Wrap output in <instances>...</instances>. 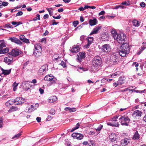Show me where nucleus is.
<instances>
[{"label":"nucleus","instance_id":"21","mask_svg":"<svg viewBox=\"0 0 146 146\" xmlns=\"http://www.w3.org/2000/svg\"><path fill=\"white\" fill-rule=\"evenodd\" d=\"M41 51H39L37 50H35L34 52L33 53L34 56L36 57H39L41 55Z\"/></svg>","mask_w":146,"mask_h":146},{"label":"nucleus","instance_id":"60","mask_svg":"<svg viewBox=\"0 0 146 146\" xmlns=\"http://www.w3.org/2000/svg\"><path fill=\"white\" fill-rule=\"evenodd\" d=\"M29 62H27L25 63L24 64V66L23 67V69L24 68H26V66L28 64Z\"/></svg>","mask_w":146,"mask_h":146},{"label":"nucleus","instance_id":"1","mask_svg":"<svg viewBox=\"0 0 146 146\" xmlns=\"http://www.w3.org/2000/svg\"><path fill=\"white\" fill-rule=\"evenodd\" d=\"M111 33L113 37L119 44H123L126 39V35L124 33L117 34L114 29H112Z\"/></svg>","mask_w":146,"mask_h":146},{"label":"nucleus","instance_id":"24","mask_svg":"<svg viewBox=\"0 0 146 146\" xmlns=\"http://www.w3.org/2000/svg\"><path fill=\"white\" fill-rule=\"evenodd\" d=\"M35 50H37L39 51H42V47L40 44L37 43L34 45Z\"/></svg>","mask_w":146,"mask_h":146},{"label":"nucleus","instance_id":"4","mask_svg":"<svg viewBox=\"0 0 146 146\" xmlns=\"http://www.w3.org/2000/svg\"><path fill=\"white\" fill-rule=\"evenodd\" d=\"M101 58L99 56H95L93 59V64L95 67L100 66L101 63Z\"/></svg>","mask_w":146,"mask_h":146},{"label":"nucleus","instance_id":"16","mask_svg":"<svg viewBox=\"0 0 146 146\" xmlns=\"http://www.w3.org/2000/svg\"><path fill=\"white\" fill-rule=\"evenodd\" d=\"M94 38L92 37H88V43L85 46V47L88 48L89 47L90 45L93 42Z\"/></svg>","mask_w":146,"mask_h":146},{"label":"nucleus","instance_id":"54","mask_svg":"<svg viewBox=\"0 0 146 146\" xmlns=\"http://www.w3.org/2000/svg\"><path fill=\"white\" fill-rule=\"evenodd\" d=\"M5 26L7 28H11L12 27V26L11 25L9 24H5Z\"/></svg>","mask_w":146,"mask_h":146},{"label":"nucleus","instance_id":"8","mask_svg":"<svg viewBox=\"0 0 146 146\" xmlns=\"http://www.w3.org/2000/svg\"><path fill=\"white\" fill-rule=\"evenodd\" d=\"M44 79L45 80L50 81L52 84L54 83L56 80V78H54L53 76L49 75H47L45 76L44 78Z\"/></svg>","mask_w":146,"mask_h":146},{"label":"nucleus","instance_id":"51","mask_svg":"<svg viewBox=\"0 0 146 146\" xmlns=\"http://www.w3.org/2000/svg\"><path fill=\"white\" fill-rule=\"evenodd\" d=\"M3 119H2L0 120V127L2 128L3 127Z\"/></svg>","mask_w":146,"mask_h":146},{"label":"nucleus","instance_id":"32","mask_svg":"<svg viewBox=\"0 0 146 146\" xmlns=\"http://www.w3.org/2000/svg\"><path fill=\"white\" fill-rule=\"evenodd\" d=\"M22 131H21L20 133H19L15 135L14 137H13L12 139H18L19 137L21 135V133H22Z\"/></svg>","mask_w":146,"mask_h":146},{"label":"nucleus","instance_id":"45","mask_svg":"<svg viewBox=\"0 0 146 146\" xmlns=\"http://www.w3.org/2000/svg\"><path fill=\"white\" fill-rule=\"evenodd\" d=\"M8 3L7 2H3L1 5L2 6H3L5 7L7 6L8 5Z\"/></svg>","mask_w":146,"mask_h":146},{"label":"nucleus","instance_id":"42","mask_svg":"<svg viewBox=\"0 0 146 146\" xmlns=\"http://www.w3.org/2000/svg\"><path fill=\"white\" fill-rule=\"evenodd\" d=\"M76 111V109L75 108H70L69 112H75Z\"/></svg>","mask_w":146,"mask_h":146},{"label":"nucleus","instance_id":"27","mask_svg":"<svg viewBox=\"0 0 146 146\" xmlns=\"http://www.w3.org/2000/svg\"><path fill=\"white\" fill-rule=\"evenodd\" d=\"M103 126L102 125H100L98 128L96 129L95 130L97 131V134H98L100 133V131L102 129Z\"/></svg>","mask_w":146,"mask_h":146},{"label":"nucleus","instance_id":"40","mask_svg":"<svg viewBox=\"0 0 146 146\" xmlns=\"http://www.w3.org/2000/svg\"><path fill=\"white\" fill-rule=\"evenodd\" d=\"M129 142V140L127 138H126L125 139L123 140V143L125 145L127 144Z\"/></svg>","mask_w":146,"mask_h":146},{"label":"nucleus","instance_id":"2","mask_svg":"<svg viewBox=\"0 0 146 146\" xmlns=\"http://www.w3.org/2000/svg\"><path fill=\"white\" fill-rule=\"evenodd\" d=\"M122 45L121 46L119 50L118 53L119 55L122 57L126 56L129 52L130 47L127 43H123Z\"/></svg>","mask_w":146,"mask_h":146},{"label":"nucleus","instance_id":"9","mask_svg":"<svg viewBox=\"0 0 146 146\" xmlns=\"http://www.w3.org/2000/svg\"><path fill=\"white\" fill-rule=\"evenodd\" d=\"M20 50L17 49H14L12 50V51L9 53L13 56H16L19 54Z\"/></svg>","mask_w":146,"mask_h":146},{"label":"nucleus","instance_id":"33","mask_svg":"<svg viewBox=\"0 0 146 146\" xmlns=\"http://www.w3.org/2000/svg\"><path fill=\"white\" fill-rule=\"evenodd\" d=\"M46 9L48 11V12L49 15L50 16H51L52 15V14L53 13V9L52 8H46Z\"/></svg>","mask_w":146,"mask_h":146},{"label":"nucleus","instance_id":"28","mask_svg":"<svg viewBox=\"0 0 146 146\" xmlns=\"http://www.w3.org/2000/svg\"><path fill=\"white\" fill-rule=\"evenodd\" d=\"M139 135L138 133V131H136L134 135L133 139H134L138 140L139 138Z\"/></svg>","mask_w":146,"mask_h":146},{"label":"nucleus","instance_id":"47","mask_svg":"<svg viewBox=\"0 0 146 146\" xmlns=\"http://www.w3.org/2000/svg\"><path fill=\"white\" fill-rule=\"evenodd\" d=\"M22 41L27 43H28L30 42L29 40L26 38H25Z\"/></svg>","mask_w":146,"mask_h":146},{"label":"nucleus","instance_id":"44","mask_svg":"<svg viewBox=\"0 0 146 146\" xmlns=\"http://www.w3.org/2000/svg\"><path fill=\"white\" fill-rule=\"evenodd\" d=\"M50 113L52 115H54L55 113V111L54 109H51L50 112Z\"/></svg>","mask_w":146,"mask_h":146},{"label":"nucleus","instance_id":"39","mask_svg":"<svg viewBox=\"0 0 146 146\" xmlns=\"http://www.w3.org/2000/svg\"><path fill=\"white\" fill-rule=\"evenodd\" d=\"M40 15L39 14H37L36 15V17L33 18V20L34 21H36L37 20H40Z\"/></svg>","mask_w":146,"mask_h":146},{"label":"nucleus","instance_id":"20","mask_svg":"<svg viewBox=\"0 0 146 146\" xmlns=\"http://www.w3.org/2000/svg\"><path fill=\"white\" fill-rule=\"evenodd\" d=\"M89 23L90 25L91 26L97 24V21L96 18L94 19H90Z\"/></svg>","mask_w":146,"mask_h":146},{"label":"nucleus","instance_id":"18","mask_svg":"<svg viewBox=\"0 0 146 146\" xmlns=\"http://www.w3.org/2000/svg\"><path fill=\"white\" fill-rule=\"evenodd\" d=\"M109 139L111 141H115L116 140L117 137L116 135L113 133L110 134L109 136Z\"/></svg>","mask_w":146,"mask_h":146},{"label":"nucleus","instance_id":"26","mask_svg":"<svg viewBox=\"0 0 146 146\" xmlns=\"http://www.w3.org/2000/svg\"><path fill=\"white\" fill-rule=\"evenodd\" d=\"M9 51V49L8 48H6L3 49H0V54H4L7 53Z\"/></svg>","mask_w":146,"mask_h":146},{"label":"nucleus","instance_id":"30","mask_svg":"<svg viewBox=\"0 0 146 146\" xmlns=\"http://www.w3.org/2000/svg\"><path fill=\"white\" fill-rule=\"evenodd\" d=\"M133 25L135 27H138L139 25V22L136 20H134L132 21Z\"/></svg>","mask_w":146,"mask_h":146},{"label":"nucleus","instance_id":"46","mask_svg":"<svg viewBox=\"0 0 146 146\" xmlns=\"http://www.w3.org/2000/svg\"><path fill=\"white\" fill-rule=\"evenodd\" d=\"M23 14V13L21 11H19L17 14L16 17L22 15Z\"/></svg>","mask_w":146,"mask_h":146},{"label":"nucleus","instance_id":"19","mask_svg":"<svg viewBox=\"0 0 146 146\" xmlns=\"http://www.w3.org/2000/svg\"><path fill=\"white\" fill-rule=\"evenodd\" d=\"M57 98L56 96H52L48 98V102L50 103H52L57 100Z\"/></svg>","mask_w":146,"mask_h":146},{"label":"nucleus","instance_id":"12","mask_svg":"<svg viewBox=\"0 0 146 146\" xmlns=\"http://www.w3.org/2000/svg\"><path fill=\"white\" fill-rule=\"evenodd\" d=\"M141 115V111L138 110H137L134 111L132 114V116L133 117L137 118H139V117H140Z\"/></svg>","mask_w":146,"mask_h":146},{"label":"nucleus","instance_id":"34","mask_svg":"<svg viewBox=\"0 0 146 146\" xmlns=\"http://www.w3.org/2000/svg\"><path fill=\"white\" fill-rule=\"evenodd\" d=\"M11 24L13 25H16L15 27L19 25L22 24V23L21 22H17L15 21H12L11 22Z\"/></svg>","mask_w":146,"mask_h":146},{"label":"nucleus","instance_id":"25","mask_svg":"<svg viewBox=\"0 0 146 146\" xmlns=\"http://www.w3.org/2000/svg\"><path fill=\"white\" fill-rule=\"evenodd\" d=\"M107 124L108 125H110L112 127H119V123L118 122L113 123L110 122H108L107 123Z\"/></svg>","mask_w":146,"mask_h":146},{"label":"nucleus","instance_id":"6","mask_svg":"<svg viewBox=\"0 0 146 146\" xmlns=\"http://www.w3.org/2000/svg\"><path fill=\"white\" fill-rule=\"evenodd\" d=\"M25 101L24 99L22 97H17L14 100L13 102L17 105L22 104Z\"/></svg>","mask_w":146,"mask_h":146},{"label":"nucleus","instance_id":"17","mask_svg":"<svg viewBox=\"0 0 146 146\" xmlns=\"http://www.w3.org/2000/svg\"><path fill=\"white\" fill-rule=\"evenodd\" d=\"M101 28V26H98L96 27L93 29L92 31L90 33V35H91L93 34L97 33L98 31Z\"/></svg>","mask_w":146,"mask_h":146},{"label":"nucleus","instance_id":"59","mask_svg":"<svg viewBox=\"0 0 146 146\" xmlns=\"http://www.w3.org/2000/svg\"><path fill=\"white\" fill-rule=\"evenodd\" d=\"M52 17L55 19H60L61 18V16L60 15H58V16L57 17H55L54 16H52Z\"/></svg>","mask_w":146,"mask_h":146},{"label":"nucleus","instance_id":"62","mask_svg":"<svg viewBox=\"0 0 146 146\" xmlns=\"http://www.w3.org/2000/svg\"><path fill=\"white\" fill-rule=\"evenodd\" d=\"M48 14H46L44 15L43 18L44 19H45L48 18Z\"/></svg>","mask_w":146,"mask_h":146},{"label":"nucleus","instance_id":"7","mask_svg":"<svg viewBox=\"0 0 146 146\" xmlns=\"http://www.w3.org/2000/svg\"><path fill=\"white\" fill-rule=\"evenodd\" d=\"M73 138L76 139L78 140H81L83 139L84 135L82 134L78 133H74L71 135Z\"/></svg>","mask_w":146,"mask_h":146},{"label":"nucleus","instance_id":"61","mask_svg":"<svg viewBox=\"0 0 146 146\" xmlns=\"http://www.w3.org/2000/svg\"><path fill=\"white\" fill-rule=\"evenodd\" d=\"M52 21H53V23H52V25H57L58 23V22H55V20H52Z\"/></svg>","mask_w":146,"mask_h":146},{"label":"nucleus","instance_id":"3","mask_svg":"<svg viewBox=\"0 0 146 146\" xmlns=\"http://www.w3.org/2000/svg\"><path fill=\"white\" fill-rule=\"evenodd\" d=\"M119 121L122 125L128 126L130 119L127 116L121 115L119 119Z\"/></svg>","mask_w":146,"mask_h":146},{"label":"nucleus","instance_id":"5","mask_svg":"<svg viewBox=\"0 0 146 146\" xmlns=\"http://www.w3.org/2000/svg\"><path fill=\"white\" fill-rule=\"evenodd\" d=\"M111 50V48L109 44H105L101 47V50L103 52H108Z\"/></svg>","mask_w":146,"mask_h":146},{"label":"nucleus","instance_id":"53","mask_svg":"<svg viewBox=\"0 0 146 146\" xmlns=\"http://www.w3.org/2000/svg\"><path fill=\"white\" fill-rule=\"evenodd\" d=\"M129 90V88H126L125 89H124L123 90H120V91L121 92H123Z\"/></svg>","mask_w":146,"mask_h":146},{"label":"nucleus","instance_id":"22","mask_svg":"<svg viewBox=\"0 0 146 146\" xmlns=\"http://www.w3.org/2000/svg\"><path fill=\"white\" fill-rule=\"evenodd\" d=\"M70 51L72 53H76L79 51V48L78 46L73 47Z\"/></svg>","mask_w":146,"mask_h":146},{"label":"nucleus","instance_id":"52","mask_svg":"<svg viewBox=\"0 0 146 146\" xmlns=\"http://www.w3.org/2000/svg\"><path fill=\"white\" fill-rule=\"evenodd\" d=\"M39 91L40 92V93L42 94L44 93V90L43 89H42L41 88H40L39 89Z\"/></svg>","mask_w":146,"mask_h":146},{"label":"nucleus","instance_id":"10","mask_svg":"<svg viewBox=\"0 0 146 146\" xmlns=\"http://www.w3.org/2000/svg\"><path fill=\"white\" fill-rule=\"evenodd\" d=\"M110 60L111 64H115L117 63L118 60L117 57L116 55H113L110 57Z\"/></svg>","mask_w":146,"mask_h":146},{"label":"nucleus","instance_id":"35","mask_svg":"<svg viewBox=\"0 0 146 146\" xmlns=\"http://www.w3.org/2000/svg\"><path fill=\"white\" fill-rule=\"evenodd\" d=\"M80 126V125L79 123H78L76 125V126L74 127L73 129H71L70 131L71 132H73L75 130L78 129Z\"/></svg>","mask_w":146,"mask_h":146},{"label":"nucleus","instance_id":"63","mask_svg":"<svg viewBox=\"0 0 146 146\" xmlns=\"http://www.w3.org/2000/svg\"><path fill=\"white\" fill-rule=\"evenodd\" d=\"M84 38L85 36H84V35H82L80 36V39L82 41L84 39Z\"/></svg>","mask_w":146,"mask_h":146},{"label":"nucleus","instance_id":"14","mask_svg":"<svg viewBox=\"0 0 146 146\" xmlns=\"http://www.w3.org/2000/svg\"><path fill=\"white\" fill-rule=\"evenodd\" d=\"M8 40L15 43L20 45L22 44V42H21L19 39L14 37H10L8 39Z\"/></svg>","mask_w":146,"mask_h":146},{"label":"nucleus","instance_id":"50","mask_svg":"<svg viewBox=\"0 0 146 146\" xmlns=\"http://www.w3.org/2000/svg\"><path fill=\"white\" fill-rule=\"evenodd\" d=\"M121 4L123 5H129V1H127V2H123Z\"/></svg>","mask_w":146,"mask_h":146},{"label":"nucleus","instance_id":"15","mask_svg":"<svg viewBox=\"0 0 146 146\" xmlns=\"http://www.w3.org/2000/svg\"><path fill=\"white\" fill-rule=\"evenodd\" d=\"M78 62H80L81 61L82 58H84L85 57V52H79L77 54Z\"/></svg>","mask_w":146,"mask_h":146},{"label":"nucleus","instance_id":"38","mask_svg":"<svg viewBox=\"0 0 146 146\" xmlns=\"http://www.w3.org/2000/svg\"><path fill=\"white\" fill-rule=\"evenodd\" d=\"M118 118V116L117 115H115L113 117L111 118L110 119V120L111 121H116L117 119Z\"/></svg>","mask_w":146,"mask_h":146},{"label":"nucleus","instance_id":"11","mask_svg":"<svg viewBox=\"0 0 146 146\" xmlns=\"http://www.w3.org/2000/svg\"><path fill=\"white\" fill-rule=\"evenodd\" d=\"M48 69V67L47 65H45L42 66L38 70L39 74L42 75L45 72L46 70Z\"/></svg>","mask_w":146,"mask_h":146},{"label":"nucleus","instance_id":"56","mask_svg":"<svg viewBox=\"0 0 146 146\" xmlns=\"http://www.w3.org/2000/svg\"><path fill=\"white\" fill-rule=\"evenodd\" d=\"M25 36L24 35H21L20 36V39L23 41V39L25 38Z\"/></svg>","mask_w":146,"mask_h":146},{"label":"nucleus","instance_id":"49","mask_svg":"<svg viewBox=\"0 0 146 146\" xmlns=\"http://www.w3.org/2000/svg\"><path fill=\"white\" fill-rule=\"evenodd\" d=\"M17 108H16V107H14V106H12L10 110H11V111H15V110H17Z\"/></svg>","mask_w":146,"mask_h":146},{"label":"nucleus","instance_id":"57","mask_svg":"<svg viewBox=\"0 0 146 146\" xmlns=\"http://www.w3.org/2000/svg\"><path fill=\"white\" fill-rule=\"evenodd\" d=\"M46 39L45 38H43L41 40V42L45 43L46 42Z\"/></svg>","mask_w":146,"mask_h":146},{"label":"nucleus","instance_id":"37","mask_svg":"<svg viewBox=\"0 0 146 146\" xmlns=\"http://www.w3.org/2000/svg\"><path fill=\"white\" fill-rule=\"evenodd\" d=\"M18 84L16 83V82H14L13 84V90L14 91H15L16 90L17 87L18 86Z\"/></svg>","mask_w":146,"mask_h":146},{"label":"nucleus","instance_id":"31","mask_svg":"<svg viewBox=\"0 0 146 146\" xmlns=\"http://www.w3.org/2000/svg\"><path fill=\"white\" fill-rule=\"evenodd\" d=\"M13 103H14L11 100H9L6 103L5 105L7 107L10 106L13 104Z\"/></svg>","mask_w":146,"mask_h":146},{"label":"nucleus","instance_id":"58","mask_svg":"<svg viewBox=\"0 0 146 146\" xmlns=\"http://www.w3.org/2000/svg\"><path fill=\"white\" fill-rule=\"evenodd\" d=\"M105 14V12L104 11H101L99 13V15L100 16L102 15H104Z\"/></svg>","mask_w":146,"mask_h":146},{"label":"nucleus","instance_id":"23","mask_svg":"<svg viewBox=\"0 0 146 146\" xmlns=\"http://www.w3.org/2000/svg\"><path fill=\"white\" fill-rule=\"evenodd\" d=\"M2 71V73L5 75H9L11 73V69H10L8 70H4L3 68H1Z\"/></svg>","mask_w":146,"mask_h":146},{"label":"nucleus","instance_id":"43","mask_svg":"<svg viewBox=\"0 0 146 146\" xmlns=\"http://www.w3.org/2000/svg\"><path fill=\"white\" fill-rule=\"evenodd\" d=\"M59 65H61L64 68L66 67V63L63 61H62L59 64Z\"/></svg>","mask_w":146,"mask_h":146},{"label":"nucleus","instance_id":"55","mask_svg":"<svg viewBox=\"0 0 146 146\" xmlns=\"http://www.w3.org/2000/svg\"><path fill=\"white\" fill-rule=\"evenodd\" d=\"M52 116L50 115H48L46 119L48 121H50L52 119Z\"/></svg>","mask_w":146,"mask_h":146},{"label":"nucleus","instance_id":"41","mask_svg":"<svg viewBox=\"0 0 146 146\" xmlns=\"http://www.w3.org/2000/svg\"><path fill=\"white\" fill-rule=\"evenodd\" d=\"M79 24V22L78 21H75L73 22V25L74 27H76L77 25Z\"/></svg>","mask_w":146,"mask_h":146},{"label":"nucleus","instance_id":"36","mask_svg":"<svg viewBox=\"0 0 146 146\" xmlns=\"http://www.w3.org/2000/svg\"><path fill=\"white\" fill-rule=\"evenodd\" d=\"M35 110V108L32 109L31 107H30V108L27 107L25 109V111L26 112H30L34 110Z\"/></svg>","mask_w":146,"mask_h":146},{"label":"nucleus","instance_id":"13","mask_svg":"<svg viewBox=\"0 0 146 146\" xmlns=\"http://www.w3.org/2000/svg\"><path fill=\"white\" fill-rule=\"evenodd\" d=\"M13 56H7L4 59V61L8 64H10L13 61Z\"/></svg>","mask_w":146,"mask_h":146},{"label":"nucleus","instance_id":"48","mask_svg":"<svg viewBox=\"0 0 146 146\" xmlns=\"http://www.w3.org/2000/svg\"><path fill=\"white\" fill-rule=\"evenodd\" d=\"M140 5L141 7H144L145 6L146 4L144 2H142L140 3Z\"/></svg>","mask_w":146,"mask_h":146},{"label":"nucleus","instance_id":"64","mask_svg":"<svg viewBox=\"0 0 146 146\" xmlns=\"http://www.w3.org/2000/svg\"><path fill=\"white\" fill-rule=\"evenodd\" d=\"M36 120L37 122H40V121L41 118L40 117H37L36 118Z\"/></svg>","mask_w":146,"mask_h":146},{"label":"nucleus","instance_id":"29","mask_svg":"<svg viewBox=\"0 0 146 146\" xmlns=\"http://www.w3.org/2000/svg\"><path fill=\"white\" fill-rule=\"evenodd\" d=\"M5 44L3 40H0V49H2L3 47H5Z\"/></svg>","mask_w":146,"mask_h":146}]
</instances>
